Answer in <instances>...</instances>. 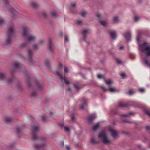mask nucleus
Masks as SVG:
<instances>
[{
	"mask_svg": "<svg viewBox=\"0 0 150 150\" xmlns=\"http://www.w3.org/2000/svg\"><path fill=\"white\" fill-rule=\"evenodd\" d=\"M21 34L23 38L28 42L34 41L37 39L36 36L35 35L29 33L28 28L26 27L23 28Z\"/></svg>",
	"mask_w": 150,
	"mask_h": 150,
	"instance_id": "1",
	"label": "nucleus"
},
{
	"mask_svg": "<svg viewBox=\"0 0 150 150\" xmlns=\"http://www.w3.org/2000/svg\"><path fill=\"white\" fill-rule=\"evenodd\" d=\"M14 28L13 25L10 27L7 31L8 37L5 42L4 44V46H8L11 44L12 42V37L14 33Z\"/></svg>",
	"mask_w": 150,
	"mask_h": 150,
	"instance_id": "2",
	"label": "nucleus"
},
{
	"mask_svg": "<svg viewBox=\"0 0 150 150\" xmlns=\"http://www.w3.org/2000/svg\"><path fill=\"white\" fill-rule=\"evenodd\" d=\"M98 137L101 138L103 143L109 145L111 144L112 142L107 136L105 131H102L99 134Z\"/></svg>",
	"mask_w": 150,
	"mask_h": 150,
	"instance_id": "3",
	"label": "nucleus"
},
{
	"mask_svg": "<svg viewBox=\"0 0 150 150\" xmlns=\"http://www.w3.org/2000/svg\"><path fill=\"white\" fill-rule=\"evenodd\" d=\"M147 42H145L143 44L140 45V47L142 52H146V55L150 56V45L147 46Z\"/></svg>",
	"mask_w": 150,
	"mask_h": 150,
	"instance_id": "4",
	"label": "nucleus"
},
{
	"mask_svg": "<svg viewBox=\"0 0 150 150\" xmlns=\"http://www.w3.org/2000/svg\"><path fill=\"white\" fill-rule=\"evenodd\" d=\"M31 130L33 139L34 140H37L38 138V137L36 133L40 130L39 127L34 125L32 126Z\"/></svg>",
	"mask_w": 150,
	"mask_h": 150,
	"instance_id": "5",
	"label": "nucleus"
},
{
	"mask_svg": "<svg viewBox=\"0 0 150 150\" xmlns=\"http://www.w3.org/2000/svg\"><path fill=\"white\" fill-rule=\"evenodd\" d=\"M13 68L14 71L19 69L21 71L23 72H26V70L24 66L22 64H20L18 62L14 63L13 64Z\"/></svg>",
	"mask_w": 150,
	"mask_h": 150,
	"instance_id": "6",
	"label": "nucleus"
},
{
	"mask_svg": "<svg viewBox=\"0 0 150 150\" xmlns=\"http://www.w3.org/2000/svg\"><path fill=\"white\" fill-rule=\"evenodd\" d=\"M109 130L111 135L115 140L117 139L119 137L118 132L117 130L111 127H110Z\"/></svg>",
	"mask_w": 150,
	"mask_h": 150,
	"instance_id": "7",
	"label": "nucleus"
},
{
	"mask_svg": "<svg viewBox=\"0 0 150 150\" xmlns=\"http://www.w3.org/2000/svg\"><path fill=\"white\" fill-rule=\"evenodd\" d=\"M28 52V57L27 60L28 61L30 65H32L33 63H34L35 61L32 59V52L30 50H28L27 51Z\"/></svg>",
	"mask_w": 150,
	"mask_h": 150,
	"instance_id": "8",
	"label": "nucleus"
},
{
	"mask_svg": "<svg viewBox=\"0 0 150 150\" xmlns=\"http://www.w3.org/2000/svg\"><path fill=\"white\" fill-rule=\"evenodd\" d=\"M54 73L55 74L57 75V76H59L61 80H63L64 79V81L67 84L69 85V84L70 82L69 80L67 79V78L65 76L64 77L63 75L61 74L60 73L57 71H55Z\"/></svg>",
	"mask_w": 150,
	"mask_h": 150,
	"instance_id": "9",
	"label": "nucleus"
},
{
	"mask_svg": "<svg viewBox=\"0 0 150 150\" xmlns=\"http://www.w3.org/2000/svg\"><path fill=\"white\" fill-rule=\"evenodd\" d=\"M0 79L5 81L8 83H10L12 81V78L7 79L5 74L0 73Z\"/></svg>",
	"mask_w": 150,
	"mask_h": 150,
	"instance_id": "10",
	"label": "nucleus"
},
{
	"mask_svg": "<svg viewBox=\"0 0 150 150\" xmlns=\"http://www.w3.org/2000/svg\"><path fill=\"white\" fill-rule=\"evenodd\" d=\"M3 3L6 5L7 7V9L8 11L10 12L15 13L16 12L15 10L12 8L8 4V0H3Z\"/></svg>",
	"mask_w": 150,
	"mask_h": 150,
	"instance_id": "11",
	"label": "nucleus"
},
{
	"mask_svg": "<svg viewBox=\"0 0 150 150\" xmlns=\"http://www.w3.org/2000/svg\"><path fill=\"white\" fill-rule=\"evenodd\" d=\"M124 36L127 41H129L130 40L131 33L130 32L128 31L126 33L124 34Z\"/></svg>",
	"mask_w": 150,
	"mask_h": 150,
	"instance_id": "12",
	"label": "nucleus"
},
{
	"mask_svg": "<svg viewBox=\"0 0 150 150\" xmlns=\"http://www.w3.org/2000/svg\"><path fill=\"white\" fill-rule=\"evenodd\" d=\"M109 33L112 39L115 40L116 39V33L115 31H113L110 32H109Z\"/></svg>",
	"mask_w": 150,
	"mask_h": 150,
	"instance_id": "13",
	"label": "nucleus"
},
{
	"mask_svg": "<svg viewBox=\"0 0 150 150\" xmlns=\"http://www.w3.org/2000/svg\"><path fill=\"white\" fill-rule=\"evenodd\" d=\"M129 103L120 102L118 103V106L120 107H127L129 106Z\"/></svg>",
	"mask_w": 150,
	"mask_h": 150,
	"instance_id": "14",
	"label": "nucleus"
},
{
	"mask_svg": "<svg viewBox=\"0 0 150 150\" xmlns=\"http://www.w3.org/2000/svg\"><path fill=\"white\" fill-rule=\"evenodd\" d=\"M82 104L80 106V108L81 109L83 110L84 108L87 106V104L86 102V100L83 98L82 99Z\"/></svg>",
	"mask_w": 150,
	"mask_h": 150,
	"instance_id": "15",
	"label": "nucleus"
},
{
	"mask_svg": "<svg viewBox=\"0 0 150 150\" xmlns=\"http://www.w3.org/2000/svg\"><path fill=\"white\" fill-rule=\"evenodd\" d=\"M4 121L7 124H9L11 123L12 120L10 117H6L4 119Z\"/></svg>",
	"mask_w": 150,
	"mask_h": 150,
	"instance_id": "16",
	"label": "nucleus"
},
{
	"mask_svg": "<svg viewBox=\"0 0 150 150\" xmlns=\"http://www.w3.org/2000/svg\"><path fill=\"white\" fill-rule=\"evenodd\" d=\"M96 115H91L88 117V120L89 123L92 122V121L96 117Z\"/></svg>",
	"mask_w": 150,
	"mask_h": 150,
	"instance_id": "17",
	"label": "nucleus"
},
{
	"mask_svg": "<svg viewBox=\"0 0 150 150\" xmlns=\"http://www.w3.org/2000/svg\"><path fill=\"white\" fill-rule=\"evenodd\" d=\"M88 31V30H83L82 32V33L83 36V40L85 42H86V35Z\"/></svg>",
	"mask_w": 150,
	"mask_h": 150,
	"instance_id": "18",
	"label": "nucleus"
},
{
	"mask_svg": "<svg viewBox=\"0 0 150 150\" xmlns=\"http://www.w3.org/2000/svg\"><path fill=\"white\" fill-rule=\"evenodd\" d=\"M99 22L101 25L104 27H106L108 24V22L106 21H103L100 20L99 21Z\"/></svg>",
	"mask_w": 150,
	"mask_h": 150,
	"instance_id": "19",
	"label": "nucleus"
},
{
	"mask_svg": "<svg viewBox=\"0 0 150 150\" xmlns=\"http://www.w3.org/2000/svg\"><path fill=\"white\" fill-rule=\"evenodd\" d=\"M49 59H47L45 60V64L46 68L48 69H50V66L49 65Z\"/></svg>",
	"mask_w": 150,
	"mask_h": 150,
	"instance_id": "20",
	"label": "nucleus"
},
{
	"mask_svg": "<svg viewBox=\"0 0 150 150\" xmlns=\"http://www.w3.org/2000/svg\"><path fill=\"white\" fill-rule=\"evenodd\" d=\"M44 42V41L43 40H41L39 41V43H37L34 44L33 45L32 47L33 48H37L38 47L40 44L43 43Z\"/></svg>",
	"mask_w": 150,
	"mask_h": 150,
	"instance_id": "21",
	"label": "nucleus"
},
{
	"mask_svg": "<svg viewBox=\"0 0 150 150\" xmlns=\"http://www.w3.org/2000/svg\"><path fill=\"white\" fill-rule=\"evenodd\" d=\"M52 41L51 40H49V50L51 51H52L53 50L52 49Z\"/></svg>",
	"mask_w": 150,
	"mask_h": 150,
	"instance_id": "22",
	"label": "nucleus"
},
{
	"mask_svg": "<svg viewBox=\"0 0 150 150\" xmlns=\"http://www.w3.org/2000/svg\"><path fill=\"white\" fill-rule=\"evenodd\" d=\"M43 146L44 145H40L38 144H36L34 146V147L35 150H37L41 149Z\"/></svg>",
	"mask_w": 150,
	"mask_h": 150,
	"instance_id": "23",
	"label": "nucleus"
},
{
	"mask_svg": "<svg viewBox=\"0 0 150 150\" xmlns=\"http://www.w3.org/2000/svg\"><path fill=\"white\" fill-rule=\"evenodd\" d=\"M51 15L53 17H56L58 16L57 13L55 11H51L50 12Z\"/></svg>",
	"mask_w": 150,
	"mask_h": 150,
	"instance_id": "24",
	"label": "nucleus"
},
{
	"mask_svg": "<svg viewBox=\"0 0 150 150\" xmlns=\"http://www.w3.org/2000/svg\"><path fill=\"white\" fill-rule=\"evenodd\" d=\"M105 81L106 83L108 85H110V84H112L113 83V81L110 79L108 80H105Z\"/></svg>",
	"mask_w": 150,
	"mask_h": 150,
	"instance_id": "25",
	"label": "nucleus"
},
{
	"mask_svg": "<svg viewBox=\"0 0 150 150\" xmlns=\"http://www.w3.org/2000/svg\"><path fill=\"white\" fill-rule=\"evenodd\" d=\"M113 21L115 23H117L118 22V17L117 16H115L113 18Z\"/></svg>",
	"mask_w": 150,
	"mask_h": 150,
	"instance_id": "26",
	"label": "nucleus"
},
{
	"mask_svg": "<svg viewBox=\"0 0 150 150\" xmlns=\"http://www.w3.org/2000/svg\"><path fill=\"white\" fill-rule=\"evenodd\" d=\"M99 127V124L98 123H97L95 125H94L93 127V130L94 131H96L97 130L98 128Z\"/></svg>",
	"mask_w": 150,
	"mask_h": 150,
	"instance_id": "27",
	"label": "nucleus"
},
{
	"mask_svg": "<svg viewBox=\"0 0 150 150\" xmlns=\"http://www.w3.org/2000/svg\"><path fill=\"white\" fill-rule=\"evenodd\" d=\"M133 114V113L132 112H130L129 113H128L127 114H121V116L122 117H129L130 115H132Z\"/></svg>",
	"mask_w": 150,
	"mask_h": 150,
	"instance_id": "28",
	"label": "nucleus"
},
{
	"mask_svg": "<svg viewBox=\"0 0 150 150\" xmlns=\"http://www.w3.org/2000/svg\"><path fill=\"white\" fill-rule=\"evenodd\" d=\"M95 16L98 19H101L102 18V15L101 13H97L95 14Z\"/></svg>",
	"mask_w": 150,
	"mask_h": 150,
	"instance_id": "29",
	"label": "nucleus"
},
{
	"mask_svg": "<svg viewBox=\"0 0 150 150\" xmlns=\"http://www.w3.org/2000/svg\"><path fill=\"white\" fill-rule=\"evenodd\" d=\"M87 14V12L86 11H83L80 14L83 17H85L86 15Z\"/></svg>",
	"mask_w": 150,
	"mask_h": 150,
	"instance_id": "30",
	"label": "nucleus"
},
{
	"mask_svg": "<svg viewBox=\"0 0 150 150\" xmlns=\"http://www.w3.org/2000/svg\"><path fill=\"white\" fill-rule=\"evenodd\" d=\"M36 85L38 88L40 90H41L43 88V86L38 83H37Z\"/></svg>",
	"mask_w": 150,
	"mask_h": 150,
	"instance_id": "31",
	"label": "nucleus"
},
{
	"mask_svg": "<svg viewBox=\"0 0 150 150\" xmlns=\"http://www.w3.org/2000/svg\"><path fill=\"white\" fill-rule=\"evenodd\" d=\"M28 45L27 42H23L20 45V47H24Z\"/></svg>",
	"mask_w": 150,
	"mask_h": 150,
	"instance_id": "32",
	"label": "nucleus"
},
{
	"mask_svg": "<svg viewBox=\"0 0 150 150\" xmlns=\"http://www.w3.org/2000/svg\"><path fill=\"white\" fill-rule=\"evenodd\" d=\"M109 91L111 92H116L117 91L115 87H110L109 89Z\"/></svg>",
	"mask_w": 150,
	"mask_h": 150,
	"instance_id": "33",
	"label": "nucleus"
},
{
	"mask_svg": "<svg viewBox=\"0 0 150 150\" xmlns=\"http://www.w3.org/2000/svg\"><path fill=\"white\" fill-rule=\"evenodd\" d=\"M30 6L33 8H35L38 6V5L35 2H33L31 3Z\"/></svg>",
	"mask_w": 150,
	"mask_h": 150,
	"instance_id": "34",
	"label": "nucleus"
},
{
	"mask_svg": "<svg viewBox=\"0 0 150 150\" xmlns=\"http://www.w3.org/2000/svg\"><path fill=\"white\" fill-rule=\"evenodd\" d=\"M15 131L17 133H20L21 132V129L18 127H17L15 128Z\"/></svg>",
	"mask_w": 150,
	"mask_h": 150,
	"instance_id": "35",
	"label": "nucleus"
},
{
	"mask_svg": "<svg viewBox=\"0 0 150 150\" xmlns=\"http://www.w3.org/2000/svg\"><path fill=\"white\" fill-rule=\"evenodd\" d=\"M73 85L74 86V88L76 89L77 91H78L79 89V87L78 85H77L75 83H74Z\"/></svg>",
	"mask_w": 150,
	"mask_h": 150,
	"instance_id": "36",
	"label": "nucleus"
},
{
	"mask_svg": "<svg viewBox=\"0 0 150 150\" xmlns=\"http://www.w3.org/2000/svg\"><path fill=\"white\" fill-rule=\"evenodd\" d=\"M134 93L132 89H130L128 91V94L130 95H132Z\"/></svg>",
	"mask_w": 150,
	"mask_h": 150,
	"instance_id": "37",
	"label": "nucleus"
},
{
	"mask_svg": "<svg viewBox=\"0 0 150 150\" xmlns=\"http://www.w3.org/2000/svg\"><path fill=\"white\" fill-rule=\"evenodd\" d=\"M144 63L145 64L148 66H150V64L148 62V60L146 59L145 58L144 59Z\"/></svg>",
	"mask_w": 150,
	"mask_h": 150,
	"instance_id": "38",
	"label": "nucleus"
},
{
	"mask_svg": "<svg viewBox=\"0 0 150 150\" xmlns=\"http://www.w3.org/2000/svg\"><path fill=\"white\" fill-rule=\"evenodd\" d=\"M91 142L93 144H96L98 143L95 141L94 138H92L91 139Z\"/></svg>",
	"mask_w": 150,
	"mask_h": 150,
	"instance_id": "39",
	"label": "nucleus"
},
{
	"mask_svg": "<svg viewBox=\"0 0 150 150\" xmlns=\"http://www.w3.org/2000/svg\"><path fill=\"white\" fill-rule=\"evenodd\" d=\"M97 77L98 78L100 79L101 78H104V76L102 74H98V75Z\"/></svg>",
	"mask_w": 150,
	"mask_h": 150,
	"instance_id": "40",
	"label": "nucleus"
},
{
	"mask_svg": "<svg viewBox=\"0 0 150 150\" xmlns=\"http://www.w3.org/2000/svg\"><path fill=\"white\" fill-rule=\"evenodd\" d=\"M64 130L67 132H69L70 130V129L68 127H64Z\"/></svg>",
	"mask_w": 150,
	"mask_h": 150,
	"instance_id": "41",
	"label": "nucleus"
},
{
	"mask_svg": "<svg viewBox=\"0 0 150 150\" xmlns=\"http://www.w3.org/2000/svg\"><path fill=\"white\" fill-rule=\"evenodd\" d=\"M37 94V93L33 91L32 92L31 96L32 97L35 96Z\"/></svg>",
	"mask_w": 150,
	"mask_h": 150,
	"instance_id": "42",
	"label": "nucleus"
},
{
	"mask_svg": "<svg viewBox=\"0 0 150 150\" xmlns=\"http://www.w3.org/2000/svg\"><path fill=\"white\" fill-rule=\"evenodd\" d=\"M76 23L78 24L81 25L82 23V20H78L77 21Z\"/></svg>",
	"mask_w": 150,
	"mask_h": 150,
	"instance_id": "43",
	"label": "nucleus"
},
{
	"mask_svg": "<svg viewBox=\"0 0 150 150\" xmlns=\"http://www.w3.org/2000/svg\"><path fill=\"white\" fill-rule=\"evenodd\" d=\"M26 83L28 87H30V86L31 85L29 81L28 80H26Z\"/></svg>",
	"mask_w": 150,
	"mask_h": 150,
	"instance_id": "44",
	"label": "nucleus"
},
{
	"mask_svg": "<svg viewBox=\"0 0 150 150\" xmlns=\"http://www.w3.org/2000/svg\"><path fill=\"white\" fill-rule=\"evenodd\" d=\"M145 112L147 115L150 116V111L148 110H145Z\"/></svg>",
	"mask_w": 150,
	"mask_h": 150,
	"instance_id": "45",
	"label": "nucleus"
},
{
	"mask_svg": "<svg viewBox=\"0 0 150 150\" xmlns=\"http://www.w3.org/2000/svg\"><path fill=\"white\" fill-rule=\"evenodd\" d=\"M64 72L65 73H67L68 72V69L67 67H65L64 69Z\"/></svg>",
	"mask_w": 150,
	"mask_h": 150,
	"instance_id": "46",
	"label": "nucleus"
},
{
	"mask_svg": "<svg viewBox=\"0 0 150 150\" xmlns=\"http://www.w3.org/2000/svg\"><path fill=\"white\" fill-rule=\"evenodd\" d=\"M46 120V117L45 115H43L42 117V120L43 122H45Z\"/></svg>",
	"mask_w": 150,
	"mask_h": 150,
	"instance_id": "47",
	"label": "nucleus"
},
{
	"mask_svg": "<svg viewBox=\"0 0 150 150\" xmlns=\"http://www.w3.org/2000/svg\"><path fill=\"white\" fill-rule=\"evenodd\" d=\"M4 23V21L3 19H0V25H3Z\"/></svg>",
	"mask_w": 150,
	"mask_h": 150,
	"instance_id": "48",
	"label": "nucleus"
},
{
	"mask_svg": "<svg viewBox=\"0 0 150 150\" xmlns=\"http://www.w3.org/2000/svg\"><path fill=\"white\" fill-rule=\"evenodd\" d=\"M123 122H127L129 123H131L132 122L129 120H124L122 121Z\"/></svg>",
	"mask_w": 150,
	"mask_h": 150,
	"instance_id": "49",
	"label": "nucleus"
},
{
	"mask_svg": "<svg viewBox=\"0 0 150 150\" xmlns=\"http://www.w3.org/2000/svg\"><path fill=\"white\" fill-rule=\"evenodd\" d=\"M71 118L72 120H74L75 119L74 115L73 114H72L71 115Z\"/></svg>",
	"mask_w": 150,
	"mask_h": 150,
	"instance_id": "50",
	"label": "nucleus"
},
{
	"mask_svg": "<svg viewBox=\"0 0 150 150\" xmlns=\"http://www.w3.org/2000/svg\"><path fill=\"white\" fill-rule=\"evenodd\" d=\"M59 68L62 69L63 67V65L62 64L60 63L59 64Z\"/></svg>",
	"mask_w": 150,
	"mask_h": 150,
	"instance_id": "51",
	"label": "nucleus"
},
{
	"mask_svg": "<svg viewBox=\"0 0 150 150\" xmlns=\"http://www.w3.org/2000/svg\"><path fill=\"white\" fill-rule=\"evenodd\" d=\"M102 88L104 92H105L107 90V89H106V87L105 86H102Z\"/></svg>",
	"mask_w": 150,
	"mask_h": 150,
	"instance_id": "52",
	"label": "nucleus"
},
{
	"mask_svg": "<svg viewBox=\"0 0 150 150\" xmlns=\"http://www.w3.org/2000/svg\"><path fill=\"white\" fill-rule=\"evenodd\" d=\"M139 18L137 16H135L134 18V20L135 21H137L139 20Z\"/></svg>",
	"mask_w": 150,
	"mask_h": 150,
	"instance_id": "53",
	"label": "nucleus"
},
{
	"mask_svg": "<svg viewBox=\"0 0 150 150\" xmlns=\"http://www.w3.org/2000/svg\"><path fill=\"white\" fill-rule=\"evenodd\" d=\"M69 40L67 36H65V41L66 42H68Z\"/></svg>",
	"mask_w": 150,
	"mask_h": 150,
	"instance_id": "54",
	"label": "nucleus"
},
{
	"mask_svg": "<svg viewBox=\"0 0 150 150\" xmlns=\"http://www.w3.org/2000/svg\"><path fill=\"white\" fill-rule=\"evenodd\" d=\"M118 112V110H115L113 111V113L114 114H116Z\"/></svg>",
	"mask_w": 150,
	"mask_h": 150,
	"instance_id": "55",
	"label": "nucleus"
},
{
	"mask_svg": "<svg viewBox=\"0 0 150 150\" xmlns=\"http://www.w3.org/2000/svg\"><path fill=\"white\" fill-rule=\"evenodd\" d=\"M116 62H117L118 64H120L121 63V61L119 59H117Z\"/></svg>",
	"mask_w": 150,
	"mask_h": 150,
	"instance_id": "56",
	"label": "nucleus"
},
{
	"mask_svg": "<svg viewBox=\"0 0 150 150\" xmlns=\"http://www.w3.org/2000/svg\"><path fill=\"white\" fill-rule=\"evenodd\" d=\"M71 5L73 8H75L76 6V4L75 3H73L71 4Z\"/></svg>",
	"mask_w": 150,
	"mask_h": 150,
	"instance_id": "57",
	"label": "nucleus"
},
{
	"mask_svg": "<svg viewBox=\"0 0 150 150\" xmlns=\"http://www.w3.org/2000/svg\"><path fill=\"white\" fill-rule=\"evenodd\" d=\"M120 75L123 78H124L125 77V73H122L120 74Z\"/></svg>",
	"mask_w": 150,
	"mask_h": 150,
	"instance_id": "58",
	"label": "nucleus"
},
{
	"mask_svg": "<svg viewBox=\"0 0 150 150\" xmlns=\"http://www.w3.org/2000/svg\"><path fill=\"white\" fill-rule=\"evenodd\" d=\"M139 91L141 92H144V89L143 88H141L139 89Z\"/></svg>",
	"mask_w": 150,
	"mask_h": 150,
	"instance_id": "59",
	"label": "nucleus"
},
{
	"mask_svg": "<svg viewBox=\"0 0 150 150\" xmlns=\"http://www.w3.org/2000/svg\"><path fill=\"white\" fill-rule=\"evenodd\" d=\"M138 34L139 35H141L142 33V31H138L137 32Z\"/></svg>",
	"mask_w": 150,
	"mask_h": 150,
	"instance_id": "60",
	"label": "nucleus"
},
{
	"mask_svg": "<svg viewBox=\"0 0 150 150\" xmlns=\"http://www.w3.org/2000/svg\"><path fill=\"white\" fill-rule=\"evenodd\" d=\"M41 139L42 141H45L46 139V138L45 137H42L41 138Z\"/></svg>",
	"mask_w": 150,
	"mask_h": 150,
	"instance_id": "61",
	"label": "nucleus"
},
{
	"mask_svg": "<svg viewBox=\"0 0 150 150\" xmlns=\"http://www.w3.org/2000/svg\"><path fill=\"white\" fill-rule=\"evenodd\" d=\"M146 129H147V130H150V127L149 126H147L146 127Z\"/></svg>",
	"mask_w": 150,
	"mask_h": 150,
	"instance_id": "62",
	"label": "nucleus"
},
{
	"mask_svg": "<svg viewBox=\"0 0 150 150\" xmlns=\"http://www.w3.org/2000/svg\"><path fill=\"white\" fill-rule=\"evenodd\" d=\"M59 125L60 126H61L62 127H63V126H64V124L63 123H62L61 124H59Z\"/></svg>",
	"mask_w": 150,
	"mask_h": 150,
	"instance_id": "63",
	"label": "nucleus"
},
{
	"mask_svg": "<svg viewBox=\"0 0 150 150\" xmlns=\"http://www.w3.org/2000/svg\"><path fill=\"white\" fill-rule=\"evenodd\" d=\"M42 15L43 16V17H45L46 16V14L45 13H43V14H42Z\"/></svg>",
	"mask_w": 150,
	"mask_h": 150,
	"instance_id": "64",
	"label": "nucleus"
}]
</instances>
